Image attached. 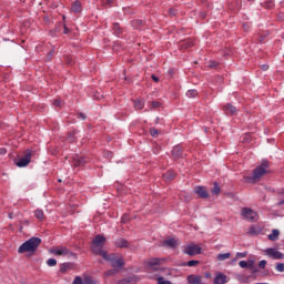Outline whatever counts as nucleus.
Returning <instances> with one entry per match:
<instances>
[{"label":"nucleus","instance_id":"44","mask_svg":"<svg viewBox=\"0 0 284 284\" xmlns=\"http://www.w3.org/2000/svg\"><path fill=\"white\" fill-rule=\"evenodd\" d=\"M153 81H155V83H159V79L156 78V75H152Z\"/></svg>","mask_w":284,"mask_h":284},{"label":"nucleus","instance_id":"31","mask_svg":"<svg viewBox=\"0 0 284 284\" xmlns=\"http://www.w3.org/2000/svg\"><path fill=\"white\" fill-rule=\"evenodd\" d=\"M187 267H196L199 265V261L196 260H191L186 263Z\"/></svg>","mask_w":284,"mask_h":284},{"label":"nucleus","instance_id":"12","mask_svg":"<svg viewBox=\"0 0 284 284\" xmlns=\"http://www.w3.org/2000/svg\"><path fill=\"white\" fill-rule=\"evenodd\" d=\"M194 192L200 196V199H207V196H210L203 186H195Z\"/></svg>","mask_w":284,"mask_h":284},{"label":"nucleus","instance_id":"7","mask_svg":"<svg viewBox=\"0 0 284 284\" xmlns=\"http://www.w3.org/2000/svg\"><path fill=\"white\" fill-rule=\"evenodd\" d=\"M165 263V258L151 257L145 261V266L148 270H163L161 264Z\"/></svg>","mask_w":284,"mask_h":284},{"label":"nucleus","instance_id":"21","mask_svg":"<svg viewBox=\"0 0 284 284\" xmlns=\"http://www.w3.org/2000/svg\"><path fill=\"white\" fill-rule=\"evenodd\" d=\"M232 253H220L216 255V261L219 262H223V261H227V258H231Z\"/></svg>","mask_w":284,"mask_h":284},{"label":"nucleus","instance_id":"46","mask_svg":"<svg viewBox=\"0 0 284 284\" xmlns=\"http://www.w3.org/2000/svg\"><path fill=\"white\" fill-rule=\"evenodd\" d=\"M104 3L110 4L112 0H103Z\"/></svg>","mask_w":284,"mask_h":284},{"label":"nucleus","instance_id":"16","mask_svg":"<svg viewBox=\"0 0 284 284\" xmlns=\"http://www.w3.org/2000/svg\"><path fill=\"white\" fill-rule=\"evenodd\" d=\"M239 265L240 267H242V270H245V267H248V270H252V267H254V260H248L247 262L240 261Z\"/></svg>","mask_w":284,"mask_h":284},{"label":"nucleus","instance_id":"28","mask_svg":"<svg viewBox=\"0 0 284 284\" xmlns=\"http://www.w3.org/2000/svg\"><path fill=\"white\" fill-rule=\"evenodd\" d=\"M85 164V160L83 158H75L74 159V165L79 166V165H84Z\"/></svg>","mask_w":284,"mask_h":284},{"label":"nucleus","instance_id":"48","mask_svg":"<svg viewBox=\"0 0 284 284\" xmlns=\"http://www.w3.org/2000/svg\"><path fill=\"white\" fill-rule=\"evenodd\" d=\"M114 29H115V30H119V23H115V24H114Z\"/></svg>","mask_w":284,"mask_h":284},{"label":"nucleus","instance_id":"11","mask_svg":"<svg viewBox=\"0 0 284 284\" xmlns=\"http://www.w3.org/2000/svg\"><path fill=\"white\" fill-rule=\"evenodd\" d=\"M32 159V155L30 153L26 154L22 159H20L16 165L18 168H27V165H30V161Z\"/></svg>","mask_w":284,"mask_h":284},{"label":"nucleus","instance_id":"34","mask_svg":"<svg viewBox=\"0 0 284 284\" xmlns=\"http://www.w3.org/2000/svg\"><path fill=\"white\" fill-rule=\"evenodd\" d=\"M236 256H237V258H246V256H247V251H245V252H237V253H236Z\"/></svg>","mask_w":284,"mask_h":284},{"label":"nucleus","instance_id":"17","mask_svg":"<svg viewBox=\"0 0 284 284\" xmlns=\"http://www.w3.org/2000/svg\"><path fill=\"white\" fill-rule=\"evenodd\" d=\"M278 236H281V231L273 229L272 233L268 234V241H278Z\"/></svg>","mask_w":284,"mask_h":284},{"label":"nucleus","instance_id":"20","mask_svg":"<svg viewBox=\"0 0 284 284\" xmlns=\"http://www.w3.org/2000/svg\"><path fill=\"white\" fill-rule=\"evenodd\" d=\"M130 243L125 239H119L115 241V247H128Z\"/></svg>","mask_w":284,"mask_h":284},{"label":"nucleus","instance_id":"32","mask_svg":"<svg viewBox=\"0 0 284 284\" xmlns=\"http://www.w3.org/2000/svg\"><path fill=\"white\" fill-rule=\"evenodd\" d=\"M47 265H48L49 267H54V265H57V260H54V258H49V260L47 261Z\"/></svg>","mask_w":284,"mask_h":284},{"label":"nucleus","instance_id":"41","mask_svg":"<svg viewBox=\"0 0 284 284\" xmlns=\"http://www.w3.org/2000/svg\"><path fill=\"white\" fill-rule=\"evenodd\" d=\"M55 108H59L61 105V100H54Z\"/></svg>","mask_w":284,"mask_h":284},{"label":"nucleus","instance_id":"36","mask_svg":"<svg viewBox=\"0 0 284 284\" xmlns=\"http://www.w3.org/2000/svg\"><path fill=\"white\" fill-rule=\"evenodd\" d=\"M73 284H83V278L81 276H75Z\"/></svg>","mask_w":284,"mask_h":284},{"label":"nucleus","instance_id":"8","mask_svg":"<svg viewBox=\"0 0 284 284\" xmlns=\"http://www.w3.org/2000/svg\"><path fill=\"white\" fill-rule=\"evenodd\" d=\"M264 254L274 261H284V254L274 247L265 248Z\"/></svg>","mask_w":284,"mask_h":284},{"label":"nucleus","instance_id":"54","mask_svg":"<svg viewBox=\"0 0 284 284\" xmlns=\"http://www.w3.org/2000/svg\"><path fill=\"white\" fill-rule=\"evenodd\" d=\"M263 68H264V70H267V67L264 65Z\"/></svg>","mask_w":284,"mask_h":284},{"label":"nucleus","instance_id":"39","mask_svg":"<svg viewBox=\"0 0 284 284\" xmlns=\"http://www.w3.org/2000/svg\"><path fill=\"white\" fill-rule=\"evenodd\" d=\"M156 134H159V130L151 129V136H156Z\"/></svg>","mask_w":284,"mask_h":284},{"label":"nucleus","instance_id":"9","mask_svg":"<svg viewBox=\"0 0 284 284\" xmlns=\"http://www.w3.org/2000/svg\"><path fill=\"white\" fill-rule=\"evenodd\" d=\"M50 252L54 254V256H68V254H71L70 250L65 246L54 247Z\"/></svg>","mask_w":284,"mask_h":284},{"label":"nucleus","instance_id":"5","mask_svg":"<svg viewBox=\"0 0 284 284\" xmlns=\"http://www.w3.org/2000/svg\"><path fill=\"white\" fill-rule=\"evenodd\" d=\"M241 216L244 219V221H248L251 223H256V221H258V214L250 207H243L241 211Z\"/></svg>","mask_w":284,"mask_h":284},{"label":"nucleus","instance_id":"23","mask_svg":"<svg viewBox=\"0 0 284 284\" xmlns=\"http://www.w3.org/2000/svg\"><path fill=\"white\" fill-rule=\"evenodd\" d=\"M136 281H139L138 277H130L129 280L124 278L120 281L119 284H134Z\"/></svg>","mask_w":284,"mask_h":284},{"label":"nucleus","instance_id":"53","mask_svg":"<svg viewBox=\"0 0 284 284\" xmlns=\"http://www.w3.org/2000/svg\"><path fill=\"white\" fill-rule=\"evenodd\" d=\"M192 45H194V43H190V44H189V48L192 47Z\"/></svg>","mask_w":284,"mask_h":284},{"label":"nucleus","instance_id":"47","mask_svg":"<svg viewBox=\"0 0 284 284\" xmlns=\"http://www.w3.org/2000/svg\"><path fill=\"white\" fill-rule=\"evenodd\" d=\"M277 205H284V199L281 200V201L277 203Z\"/></svg>","mask_w":284,"mask_h":284},{"label":"nucleus","instance_id":"22","mask_svg":"<svg viewBox=\"0 0 284 284\" xmlns=\"http://www.w3.org/2000/svg\"><path fill=\"white\" fill-rule=\"evenodd\" d=\"M182 152H183V149H181V146H179V145L174 146L172 150V154H173L174 159H180Z\"/></svg>","mask_w":284,"mask_h":284},{"label":"nucleus","instance_id":"26","mask_svg":"<svg viewBox=\"0 0 284 284\" xmlns=\"http://www.w3.org/2000/svg\"><path fill=\"white\" fill-rule=\"evenodd\" d=\"M212 194H216V195L221 194V186H219L217 182L214 183V186L212 189Z\"/></svg>","mask_w":284,"mask_h":284},{"label":"nucleus","instance_id":"51","mask_svg":"<svg viewBox=\"0 0 284 284\" xmlns=\"http://www.w3.org/2000/svg\"><path fill=\"white\" fill-rule=\"evenodd\" d=\"M64 32L68 33V28H64Z\"/></svg>","mask_w":284,"mask_h":284},{"label":"nucleus","instance_id":"33","mask_svg":"<svg viewBox=\"0 0 284 284\" xmlns=\"http://www.w3.org/2000/svg\"><path fill=\"white\" fill-rule=\"evenodd\" d=\"M275 270L276 272H284V263H277Z\"/></svg>","mask_w":284,"mask_h":284},{"label":"nucleus","instance_id":"50","mask_svg":"<svg viewBox=\"0 0 284 284\" xmlns=\"http://www.w3.org/2000/svg\"><path fill=\"white\" fill-rule=\"evenodd\" d=\"M170 14H174V10L173 9H170Z\"/></svg>","mask_w":284,"mask_h":284},{"label":"nucleus","instance_id":"35","mask_svg":"<svg viewBox=\"0 0 284 284\" xmlns=\"http://www.w3.org/2000/svg\"><path fill=\"white\" fill-rule=\"evenodd\" d=\"M267 265V261H265V260H262V261H260V263H258V267H260V270H265V266Z\"/></svg>","mask_w":284,"mask_h":284},{"label":"nucleus","instance_id":"30","mask_svg":"<svg viewBox=\"0 0 284 284\" xmlns=\"http://www.w3.org/2000/svg\"><path fill=\"white\" fill-rule=\"evenodd\" d=\"M134 105H135V109H136V110H143V106H144L143 102L140 101V100H136V101L134 102Z\"/></svg>","mask_w":284,"mask_h":284},{"label":"nucleus","instance_id":"14","mask_svg":"<svg viewBox=\"0 0 284 284\" xmlns=\"http://www.w3.org/2000/svg\"><path fill=\"white\" fill-rule=\"evenodd\" d=\"M164 247H171L172 250H174V247H176V245H179V241H176V239L171 237L168 239L163 242Z\"/></svg>","mask_w":284,"mask_h":284},{"label":"nucleus","instance_id":"43","mask_svg":"<svg viewBox=\"0 0 284 284\" xmlns=\"http://www.w3.org/2000/svg\"><path fill=\"white\" fill-rule=\"evenodd\" d=\"M204 276H205V278H212V274H210V273H205Z\"/></svg>","mask_w":284,"mask_h":284},{"label":"nucleus","instance_id":"45","mask_svg":"<svg viewBox=\"0 0 284 284\" xmlns=\"http://www.w3.org/2000/svg\"><path fill=\"white\" fill-rule=\"evenodd\" d=\"M236 261H239V257H237V256H235V257L231 261V263H236Z\"/></svg>","mask_w":284,"mask_h":284},{"label":"nucleus","instance_id":"42","mask_svg":"<svg viewBox=\"0 0 284 284\" xmlns=\"http://www.w3.org/2000/svg\"><path fill=\"white\" fill-rule=\"evenodd\" d=\"M126 221H129V216H128V214H124L123 217H122V222L126 223Z\"/></svg>","mask_w":284,"mask_h":284},{"label":"nucleus","instance_id":"27","mask_svg":"<svg viewBox=\"0 0 284 284\" xmlns=\"http://www.w3.org/2000/svg\"><path fill=\"white\" fill-rule=\"evenodd\" d=\"M68 270H70V263H64L60 267L61 274H65L68 272Z\"/></svg>","mask_w":284,"mask_h":284},{"label":"nucleus","instance_id":"15","mask_svg":"<svg viewBox=\"0 0 284 284\" xmlns=\"http://www.w3.org/2000/svg\"><path fill=\"white\" fill-rule=\"evenodd\" d=\"M261 226H258V225H252L250 229H248V231H247V234H248V236H254V235H256V234H261Z\"/></svg>","mask_w":284,"mask_h":284},{"label":"nucleus","instance_id":"4","mask_svg":"<svg viewBox=\"0 0 284 284\" xmlns=\"http://www.w3.org/2000/svg\"><path fill=\"white\" fill-rule=\"evenodd\" d=\"M108 240L105 239V236L99 234L97 235L93 241H92V246L91 250L93 252V254H97L98 256H103L105 257V255L108 254L105 251H103V246L105 245V242Z\"/></svg>","mask_w":284,"mask_h":284},{"label":"nucleus","instance_id":"10","mask_svg":"<svg viewBox=\"0 0 284 284\" xmlns=\"http://www.w3.org/2000/svg\"><path fill=\"white\" fill-rule=\"evenodd\" d=\"M227 283V275L223 272H216L213 280V284H225Z\"/></svg>","mask_w":284,"mask_h":284},{"label":"nucleus","instance_id":"13","mask_svg":"<svg viewBox=\"0 0 284 284\" xmlns=\"http://www.w3.org/2000/svg\"><path fill=\"white\" fill-rule=\"evenodd\" d=\"M187 284H204L203 280L199 275H189L187 276Z\"/></svg>","mask_w":284,"mask_h":284},{"label":"nucleus","instance_id":"18","mask_svg":"<svg viewBox=\"0 0 284 284\" xmlns=\"http://www.w3.org/2000/svg\"><path fill=\"white\" fill-rule=\"evenodd\" d=\"M224 112H225V114H236L237 109H236V106L229 103L224 106Z\"/></svg>","mask_w":284,"mask_h":284},{"label":"nucleus","instance_id":"2","mask_svg":"<svg viewBox=\"0 0 284 284\" xmlns=\"http://www.w3.org/2000/svg\"><path fill=\"white\" fill-rule=\"evenodd\" d=\"M41 245V239L39 237H31L23 242L19 248L18 253L19 254H26V252H29V254H34L37 250H39V246Z\"/></svg>","mask_w":284,"mask_h":284},{"label":"nucleus","instance_id":"1","mask_svg":"<svg viewBox=\"0 0 284 284\" xmlns=\"http://www.w3.org/2000/svg\"><path fill=\"white\" fill-rule=\"evenodd\" d=\"M102 258H104V261H108L111 267H113V270L106 271V276H112L116 274V272H119V270H121V267L125 265V261L122 257H118L115 254H111V255L106 254Z\"/></svg>","mask_w":284,"mask_h":284},{"label":"nucleus","instance_id":"49","mask_svg":"<svg viewBox=\"0 0 284 284\" xmlns=\"http://www.w3.org/2000/svg\"><path fill=\"white\" fill-rule=\"evenodd\" d=\"M211 68H216V63H211Z\"/></svg>","mask_w":284,"mask_h":284},{"label":"nucleus","instance_id":"3","mask_svg":"<svg viewBox=\"0 0 284 284\" xmlns=\"http://www.w3.org/2000/svg\"><path fill=\"white\" fill-rule=\"evenodd\" d=\"M270 172V163L267 161L257 165L253 170V175L248 178V183H256V181H261L262 176H265Z\"/></svg>","mask_w":284,"mask_h":284},{"label":"nucleus","instance_id":"40","mask_svg":"<svg viewBox=\"0 0 284 284\" xmlns=\"http://www.w3.org/2000/svg\"><path fill=\"white\" fill-rule=\"evenodd\" d=\"M78 119H82V121H85V114L79 113V114H78Z\"/></svg>","mask_w":284,"mask_h":284},{"label":"nucleus","instance_id":"29","mask_svg":"<svg viewBox=\"0 0 284 284\" xmlns=\"http://www.w3.org/2000/svg\"><path fill=\"white\" fill-rule=\"evenodd\" d=\"M156 283L158 284H172V282H170L169 280H165L163 276H159L156 278Z\"/></svg>","mask_w":284,"mask_h":284},{"label":"nucleus","instance_id":"24","mask_svg":"<svg viewBox=\"0 0 284 284\" xmlns=\"http://www.w3.org/2000/svg\"><path fill=\"white\" fill-rule=\"evenodd\" d=\"M34 216H36V219H38L39 221H43V216H44L43 210H40V209L36 210V211H34Z\"/></svg>","mask_w":284,"mask_h":284},{"label":"nucleus","instance_id":"19","mask_svg":"<svg viewBox=\"0 0 284 284\" xmlns=\"http://www.w3.org/2000/svg\"><path fill=\"white\" fill-rule=\"evenodd\" d=\"M71 10L72 12H74L75 14H79V12H81V1L75 0L72 6H71Z\"/></svg>","mask_w":284,"mask_h":284},{"label":"nucleus","instance_id":"38","mask_svg":"<svg viewBox=\"0 0 284 284\" xmlns=\"http://www.w3.org/2000/svg\"><path fill=\"white\" fill-rule=\"evenodd\" d=\"M161 106V103H159L158 101H153L151 103V108H160Z\"/></svg>","mask_w":284,"mask_h":284},{"label":"nucleus","instance_id":"6","mask_svg":"<svg viewBox=\"0 0 284 284\" xmlns=\"http://www.w3.org/2000/svg\"><path fill=\"white\" fill-rule=\"evenodd\" d=\"M202 248L199 244H186L183 250V254H186L187 256H197V254H201Z\"/></svg>","mask_w":284,"mask_h":284},{"label":"nucleus","instance_id":"52","mask_svg":"<svg viewBox=\"0 0 284 284\" xmlns=\"http://www.w3.org/2000/svg\"><path fill=\"white\" fill-rule=\"evenodd\" d=\"M170 179H174V175H173V174H171V175H170Z\"/></svg>","mask_w":284,"mask_h":284},{"label":"nucleus","instance_id":"25","mask_svg":"<svg viewBox=\"0 0 284 284\" xmlns=\"http://www.w3.org/2000/svg\"><path fill=\"white\" fill-rule=\"evenodd\" d=\"M197 94H199V91H196V90H194V89L189 90V91L186 92V97H187L189 99H194Z\"/></svg>","mask_w":284,"mask_h":284},{"label":"nucleus","instance_id":"37","mask_svg":"<svg viewBox=\"0 0 284 284\" xmlns=\"http://www.w3.org/2000/svg\"><path fill=\"white\" fill-rule=\"evenodd\" d=\"M83 284H95L94 280H92V277H85L83 280Z\"/></svg>","mask_w":284,"mask_h":284}]
</instances>
